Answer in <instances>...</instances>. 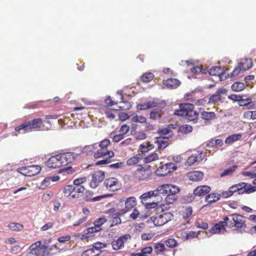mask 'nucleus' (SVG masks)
Returning <instances> with one entry per match:
<instances>
[{
	"mask_svg": "<svg viewBox=\"0 0 256 256\" xmlns=\"http://www.w3.org/2000/svg\"><path fill=\"white\" fill-rule=\"evenodd\" d=\"M194 106L192 104L184 103L179 105V109L175 110L174 114L186 116L190 121L196 122L198 117V112L194 110Z\"/></svg>",
	"mask_w": 256,
	"mask_h": 256,
	"instance_id": "f257e3e1",
	"label": "nucleus"
},
{
	"mask_svg": "<svg viewBox=\"0 0 256 256\" xmlns=\"http://www.w3.org/2000/svg\"><path fill=\"white\" fill-rule=\"evenodd\" d=\"M43 126L42 120L40 118H36L31 120L25 122L15 128L14 130L17 132L15 135L17 136L18 134L20 133L40 130Z\"/></svg>",
	"mask_w": 256,
	"mask_h": 256,
	"instance_id": "f03ea898",
	"label": "nucleus"
},
{
	"mask_svg": "<svg viewBox=\"0 0 256 256\" xmlns=\"http://www.w3.org/2000/svg\"><path fill=\"white\" fill-rule=\"evenodd\" d=\"M50 252L48 246L44 242L42 244L41 241H38L30 246L26 256H49Z\"/></svg>",
	"mask_w": 256,
	"mask_h": 256,
	"instance_id": "7ed1b4c3",
	"label": "nucleus"
},
{
	"mask_svg": "<svg viewBox=\"0 0 256 256\" xmlns=\"http://www.w3.org/2000/svg\"><path fill=\"white\" fill-rule=\"evenodd\" d=\"M84 190V186L76 188L72 185H67L63 188L62 192L66 197L71 200L80 198Z\"/></svg>",
	"mask_w": 256,
	"mask_h": 256,
	"instance_id": "20e7f679",
	"label": "nucleus"
},
{
	"mask_svg": "<svg viewBox=\"0 0 256 256\" xmlns=\"http://www.w3.org/2000/svg\"><path fill=\"white\" fill-rule=\"evenodd\" d=\"M152 174V167L149 165H138L134 172V176L140 180H147Z\"/></svg>",
	"mask_w": 256,
	"mask_h": 256,
	"instance_id": "39448f33",
	"label": "nucleus"
},
{
	"mask_svg": "<svg viewBox=\"0 0 256 256\" xmlns=\"http://www.w3.org/2000/svg\"><path fill=\"white\" fill-rule=\"evenodd\" d=\"M177 168L176 165L172 162H168L160 166L155 171L156 174L159 177H164Z\"/></svg>",
	"mask_w": 256,
	"mask_h": 256,
	"instance_id": "423d86ee",
	"label": "nucleus"
},
{
	"mask_svg": "<svg viewBox=\"0 0 256 256\" xmlns=\"http://www.w3.org/2000/svg\"><path fill=\"white\" fill-rule=\"evenodd\" d=\"M211 190V188L206 185L200 186L194 188L192 194L188 196L187 200L189 202L193 201L194 196H206Z\"/></svg>",
	"mask_w": 256,
	"mask_h": 256,
	"instance_id": "0eeeda50",
	"label": "nucleus"
},
{
	"mask_svg": "<svg viewBox=\"0 0 256 256\" xmlns=\"http://www.w3.org/2000/svg\"><path fill=\"white\" fill-rule=\"evenodd\" d=\"M41 170V167L38 165H32L19 168L17 172L26 176H32L38 174Z\"/></svg>",
	"mask_w": 256,
	"mask_h": 256,
	"instance_id": "6e6552de",
	"label": "nucleus"
},
{
	"mask_svg": "<svg viewBox=\"0 0 256 256\" xmlns=\"http://www.w3.org/2000/svg\"><path fill=\"white\" fill-rule=\"evenodd\" d=\"M173 214L170 212H164L156 216L150 217L151 221L156 226H162L171 220Z\"/></svg>",
	"mask_w": 256,
	"mask_h": 256,
	"instance_id": "1a4fd4ad",
	"label": "nucleus"
},
{
	"mask_svg": "<svg viewBox=\"0 0 256 256\" xmlns=\"http://www.w3.org/2000/svg\"><path fill=\"white\" fill-rule=\"evenodd\" d=\"M252 66V61L250 58H242L238 64V66L232 72V76H237L242 71H246L249 70Z\"/></svg>",
	"mask_w": 256,
	"mask_h": 256,
	"instance_id": "9d476101",
	"label": "nucleus"
},
{
	"mask_svg": "<svg viewBox=\"0 0 256 256\" xmlns=\"http://www.w3.org/2000/svg\"><path fill=\"white\" fill-rule=\"evenodd\" d=\"M120 212V210H118L117 211L116 209L114 208H110L106 212V214H108L111 216L108 220L110 222V226L112 227L121 224L122 220L120 217L123 215H120L119 214Z\"/></svg>",
	"mask_w": 256,
	"mask_h": 256,
	"instance_id": "9b49d317",
	"label": "nucleus"
},
{
	"mask_svg": "<svg viewBox=\"0 0 256 256\" xmlns=\"http://www.w3.org/2000/svg\"><path fill=\"white\" fill-rule=\"evenodd\" d=\"M156 191L157 195L158 194L168 195L170 192L178 194L180 192V188L174 185L164 184L158 186Z\"/></svg>",
	"mask_w": 256,
	"mask_h": 256,
	"instance_id": "f8f14e48",
	"label": "nucleus"
},
{
	"mask_svg": "<svg viewBox=\"0 0 256 256\" xmlns=\"http://www.w3.org/2000/svg\"><path fill=\"white\" fill-rule=\"evenodd\" d=\"M104 185L108 190L111 192H115L119 190L121 186L120 182L114 177L106 179Z\"/></svg>",
	"mask_w": 256,
	"mask_h": 256,
	"instance_id": "ddd939ff",
	"label": "nucleus"
},
{
	"mask_svg": "<svg viewBox=\"0 0 256 256\" xmlns=\"http://www.w3.org/2000/svg\"><path fill=\"white\" fill-rule=\"evenodd\" d=\"M230 218L228 216H225L223 221L219 222L216 224L209 231L212 234H218L220 233H224L226 231V226Z\"/></svg>",
	"mask_w": 256,
	"mask_h": 256,
	"instance_id": "4468645a",
	"label": "nucleus"
},
{
	"mask_svg": "<svg viewBox=\"0 0 256 256\" xmlns=\"http://www.w3.org/2000/svg\"><path fill=\"white\" fill-rule=\"evenodd\" d=\"M104 172L101 170L95 171L92 174V180L90 183L91 188H95L98 187L104 178Z\"/></svg>",
	"mask_w": 256,
	"mask_h": 256,
	"instance_id": "2eb2a0df",
	"label": "nucleus"
},
{
	"mask_svg": "<svg viewBox=\"0 0 256 256\" xmlns=\"http://www.w3.org/2000/svg\"><path fill=\"white\" fill-rule=\"evenodd\" d=\"M62 166L71 164L77 158L78 154L75 152H66L58 154Z\"/></svg>",
	"mask_w": 256,
	"mask_h": 256,
	"instance_id": "dca6fc26",
	"label": "nucleus"
},
{
	"mask_svg": "<svg viewBox=\"0 0 256 256\" xmlns=\"http://www.w3.org/2000/svg\"><path fill=\"white\" fill-rule=\"evenodd\" d=\"M230 220L228 221L232 226L237 228H242L245 226V218L238 214H232L230 216Z\"/></svg>",
	"mask_w": 256,
	"mask_h": 256,
	"instance_id": "f3484780",
	"label": "nucleus"
},
{
	"mask_svg": "<svg viewBox=\"0 0 256 256\" xmlns=\"http://www.w3.org/2000/svg\"><path fill=\"white\" fill-rule=\"evenodd\" d=\"M136 199L134 196H130L128 198L125 200V208L120 209V212L119 214L124 215L128 212L132 210L136 205Z\"/></svg>",
	"mask_w": 256,
	"mask_h": 256,
	"instance_id": "a211bd4d",
	"label": "nucleus"
},
{
	"mask_svg": "<svg viewBox=\"0 0 256 256\" xmlns=\"http://www.w3.org/2000/svg\"><path fill=\"white\" fill-rule=\"evenodd\" d=\"M130 236L129 234H125L120 236L116 240H114L112 242V246L114 250H118L124 246V243L130 238Z\"/></svg>",
	"mask_w": 256,
	"mask_h": 256,
	"instance_id": "6ab92c4d",
	"label": "nucleus"
},
{
	"mask_svg": "<svg viewBox=\"0 0 256 256\" xmlns=\"http://www.w3.org/2000/svg\"><path fill=\"white\" fill-rule=\"evenodd\" d=\"M235 186H236L238 194H250L256 191V187H252L251 184L245 182H240Z\"/></svg>",
	"mask_w": 256,
	"mask_h": 256,
	"instance_id": "aec40b11",
	"label": "nucleus"
},
{
	"mask_svg": "<svg viewBox=\"0 0 256 256\" xmlns=\"http://www.w3.org/2000/svg\"><path fill=\"white\" fill-rule=\"evenodd\" d=\"M46 164L51 168H56L62 166L59 154L51 156L47 161Z\"/></svg>",
	"mask_w": 256,
	"mask_h": 256,
	"instance_id": "412c9836",
	"label": "nucleus"
},
{
	"mask_svg": "<svg viewBox=\"0 0 256 256\" xmlns=\"http://www.w3.org/2000/svg\"><path fill=\"white\" fill-rule=\"evenodd\" d=\"M154 142L157 144V148L158 150H164L169 144L168 138L166 136L156 138Z\"/></svg>",
	"mask_w": 256,
	"mask_h": 256,
	"instance_id": "4be33fe9",
	"label": "nucleus"
},
{
	"mask_svg": "<svg viewBox=\"0 0 256 256\" xmlns=\"http://www.w3.org/2000/svg\"><path fill=\"white\" fill-rule=\"evenodd\" d=\"M187 176L190 180L200 182L203 179L204 174L200 171L190 172L188 174Z\"/></svg>",
	"mask_w": 256,
	"mask_h": 256,
	"instance_id": "5701e85b",
	"label": "nucleus"
},
{
	"mask_svg": "<svg viewBox=\"0 0 256 256\" xmlns=\"http://www.w3.org/2000/svg\"><path fill=\"white\" fill-rule=\"evenodd\" d=\"M204 155L203 154L202 152H198L197 154H192L189 156L186 160V163L188 166H192L197 162H200L202 160V156Z\"/></svg>",
	"mask_w": 256,
	"mask_h": 256,
	"instance_id": "b1692460",
	"label": "nucleus"
},
{
	"mask_svg": "<svg viewBox=\"0 0 256 256\" xmlns=\"http://www.w3.org/2000/svg\"><path fill=\"white\" fill-rule=\"evenodd\" d=\"M122 101L116 104V108H114L115 110H128L131 108V104L128 101L123 100V96L121 94Z\"/></svg>",
	"mask_w": 256,
	"mask_h": 256,
	"instance_id": "393cba45",
	"label": "nucleus"
},
{
	"mask_svg": "<svg viewBox=\"0 0 256 256\" xmlns=\"http://www.w3.org/2000/svg\"><path fill=\"white\" fill-rule=\"evenodd\" d=\"M108 156L109 157V158H112L114 156V152L112 150H102V148H98L96 150V152L94 154V158H96L104 156Z\"/></svg>",
	"mask_w": 256,
	"mask_h": 256,
	"instance_id": "a878e982",
	"label": "nucleus"
},
{
	"mask_svg": "<svg viewBox=\"0 0 256 256\" xmlns=\"http://www.w3.org/2000/svg\"><path fill=\"white\" fill-rule=\"evenodd\" d=\"M220 198H222V192L220 194L216 192H212L206 196L205 200L206 201L210 204L218 201Z\"/></svg>",
	"mask_w": 256,
	"mask_h": 256,
	"instance_id": "bb28decb",
	"label": "nucleus"
},
{
	"mask_svg": "<svg viewBox=\"0 0 256 256\" xmlns=\"http://www.w3.org/2000/svg\"><path fill=\"white\" fill-rule=\"evenodd\" d=\"M100 232L94 226L92 227H90L87 230L84 232V234L82 235V238H88L93 236L94 233Z\"/></svg>",
	"mask_w": 256,
	"mask_h": 256,
	"instance_id": "cd10ccee",
	"label": "nucleus"
},
{
	"mask_svg": "<svg viewBox=\"0 0 256 256\" xmlns=\"http://www.w3.org/2000/svg\"><path fill=\"white\" fill-rule=\"evenodd\" d=\"M242 138V134H233L227 137L224 140V142L226 144H231L236 141L240 140Z\"/></svg>",
	"mask_w": 256,
	"mask_h": 256,
	"instance_id": "c85d7f7f",
	"label": "nucleus"
},
{
	"mask_svg": "<svg viewBox=\"0 0 256 256\" xmlns=\"http://www.w3.org/2000/svg\"><path fill=\"white\" fill-rule=\"evenodd\" d=\"M156 196L157 194L156 190L154 191H149L142 194L140 196V198L141 199L142 202V203L146 202V204H148V206H149L150 204L146 202L147 199L150 198L152 196Z\"/></svg>",
	"mask_w": 256,
	"mask_h": 256,
	"instance_id": "c756f323",
	"label": "nucleus"
},
{
	"mask_svg": "<svg viewBox=\"0 0 256 256\" xmlns=\"http://www.w3.org/2000/svg\"><path fill=\"white\" fill-rule=\"evenodd\" d=\"M158 134L160 136H166L168 138L173 136V132L169 127L163 128L158 130Z\"/></svg>",
	"mask_w": 256,
	"mask_h": 256,
	"instance_id": "7c9ffc66",
	"label": "nucleus"
},
{
	"mask_svg": "<svg viewBox=\"0 0 256 256\" xmlns=\"http://www.w3.org/2000/svg\"><path fill=\"white\" fill-rule=\"evenodd\" d=\"M236 189L237 188L235 184L229 188L228 190L222 192V198H228L232 196L234 192H238V190Z\"/></svg>",
	"mask_w": 256,
	"mask_h": 256,
	"instance_id": "2f4dec72",
	"label": "nucleus"
},
{
	"mask_svg": "<svg viewBox=\"0 0 256 256\" xmlns=\"http://www.w3.org/2000/svg\"><path fill=\"white\" fill-rule=\"evenodd\" d=\"M224 72V69L220 66H213L208 70V73L212 76H220Z\"/></svg>",
	"mask_w": 256,
	"mask_h": 256,
	"instance_id": "473e14b6",
	"label": "nucleus"
},
{
	"mask_svg": "<svg viewBox=\"0 0 256 256\" xmlns=\"http://www.w3.org/2000/svg\"><path fill=\"white\" fill-rule=\"evenodd\" d=\"M180 82L176 78H169L166 80V85L168 88H176L178 87Z\"/></svg>",
	"mask_w": 256,
	"mask_h": 256,
	"instance_id": "72a5a7b5",
	"label": "nucleus"
},
{
	"mask_svg": "<svg viewBox=\"0 0 256 256\" xmlns=\"http://www.w3.org/2000/svg\"><path fill=\"white\" fill-rule=\"evenodd\" d=\"M199 234L198 232L190 231L188 232H184L182 234V238L184 240H188L191 238H197Z\"/></svg>",
	"mask_w": 256,
	"mask_h": 256,
	"instance_id": "f704fd0d",
	"label": "nucleus"
},
{
	"mask_svg": "<svg viewBox=\"0 0 256 256\" xmlns=\"http://www.w3.org/2000/svg\"><path fill=\"white\" fill-rule=\"evenodd\" d=\"M100 113L102 114H104L106 118L110 120H113L116 117L115 114L112 112V110L106 107L100 109Z\"/></svg>",
	"mask_w": 256,
	"mask_h": 256,
	"instance_id": "c9c22d12",
	"label": "nucleus"
},
{
	"mask_svg": "<svg viewBox=\"0 0 256 256\" xmlns=\"http://www.w3.org/2000/svg\"><path fill=\"white\" fill-rule=\"evenodd\" d=\"M8 227L13 231H20L24 228V226L18 222H11L8 224Z\"/></svg>",
	"mask_w": 256,
	"mask_h": 256,
	"instance_id": "e433bc0d",
	"label": "nucleus"
},
{
	"mask_svg": "<svg viewBox=\"0 0 256 256\" xmlns=\"http://www.w3.org/2000/svg\"><path fill=\"white\" fill-rule=\"evenodd\" d=\"M146 118L142 116H138L136 114H133L132 118V121L134 122L144 124L146 122Z\"/></svg>",
	"mask_w": 256,
	"mask_h": 256,
	"instance_id": "4c0bfd02",
	"label": "nucleus"
},
{
	"mask_svg": "<svg viewBox=\"0 0 256 256\" xmlns=\"http://www.w3.org/2000/svg\"><path fill=\"white\" fill-rule=\"evenodd\" d=\"M181 212L183 218L185 220L187 219L192 214V208L191 206L184 208Z\"/></svg>",
	"mask_w": 256,
	"mask_h": 256,
	"instance_id": "58836bf2",
	"label": "nucleus"
},
{
	"mask_svg": "<svg viewBox=\"0 0 256 256\" xmlns=\"http://www.w3.org/2000/svg\"><path fill=\"white\" fill-rule=\"evenodd\" d=\"M107 220L105 218L102 217L95 220L93 224L100 231L102 230V225Z\"/></svg>",
	"mask_w": 256,
	"mask_h": 256,
	"instance_id": "ea45409f",
	"label": "nucleus"
},
{
	"mask_svg": "<svg viewBox=\"0 0 256 256\" xmlns=\"http://www.w3.org/2000/svg\"><path fill=\"white\" fill-rule=\"evenodd\" d=\"M238 168L237 166H233L232 167H230L226 170H225L222 172L220 174V176L221 178L232 175L236 170Z\"/></svg>",
	"mask_w": 256,
	"mask_h": 256,
	"instance_id": "a19ab883",
	"label": "nucleus"
},
{
	"mask_svg": "<svg viewBox=\"0 0 256 256\" xmlns=\"http://www.w3.org/2000/svg\"><path fill=\"white\" fill-rule=\"evenodd\" d=\"M141 156L140 154H136L133 157L130 158L126 162L128 166H133L139 162L141 160Z\"/></svg>",
	"mask_w": 256,
	"mask_h": 256,
	"instance_id": "79ce46f5",
	"label": "nucleus"
},
{
	"mask_svg": "<svg viewBox=\"0 0 256 256\" xmlns=\"http://www.w3.org/2000/svg\"><path fill=\"white\" fill-rule=\"evenodd\" d=\"M154 78V75L152 72H146L140 77V80L144 82H149Z\"/></svg>",
	"mask_w": 256,
	"mask_h": 256,
	"instance_id": "37998d69",
	"label": "nucleus"
},
{
	"mask_svg": "<svg viewBox=\"0 0 256 256\" xmlns=\"http://www.w3.org/2000/svg\"><path fill=\"white\" fill-rule=\"evenodd\" d=\"M176 194H174V192H170L166 195V197L165 198L166 203L168 204H173L178 198Z\"/></svg>",
	"mask_w": 256,
	"mask_h": 256,
	"instance_id": "c03bdc74",
	"label": "nucleus"
},
{
	"mask_svg": "<svg viewBox=\"0 0 256 256\" xmlns=\"http://www.w3.org/2000/svg\"><path fill=\"white\" fill-rule=\"evenodd\" d=\"M201 117L205 120H210L214 119L216 117V114L214 112H202L201 113Z\"/></svg>",
	"mask_w": 256,
	"mask_h": 256,
	"instance_id": "a18cd8bd",
	"label": "nucleus"
},
{
	"mask_svg": "<svg viewBox=\"0 0 256 256\" xmlns=\"http://www.w3.org/2000/svg\"><path fill=\"white\" fill-rule=\"evenodd\" d=\"M158 159V156L156 152H152L145 157L144 162L146 163H150Z\"/></svg>",
	"mask_w": 256,
	"mask_h": 256,
	"instance_id": "49530a36",
	"label": "nucleus"
},
{
	"mask_svg": "<svg viewBox=\"0 0 256 256\" xmlns=\"http://www.w3.org/2000/svg\"><path fill=\"white\" fill-rule=\"evenodd\" d=\"M245 88L244 84L242 82H236L232 86V89L234 91L240 92Z\"/></svg>",
	"mask_w": 256,
	"mask_h": 256,
	"instance_id": "de8ad7c7",
	"label": "nucleus"
},
{
	"mask_svg": "<svg viewBox=\"0 0 256 256\" xmlns=\"http://www.w3.org/2000/svg\"><path fill=\"white\" fill-rule=\"evenodd\" d=\"M106 246V244L100 242H97L93 244L92 248L96 252H98V255L101 252V250Z\"/></svg>",
	"mask_w": 256,
	"mask_h": 256,
	"instance_id": "09e8293b",
	"label": "nucleus"
},
{
	"mask_svg": "<svg viewBox=\"0 0 256 256\" xmlns=\"http://www.w3.org/2000/svg\"><path fill=\"white\" fill-rule=\"evenodd\" d=\"M110 144V140L108 139H104L102 140L98 144V148H102V150L106 151H108V146Z\"/></svg>",
	"mask_w": 256,
	"mask_h": 256,
	"instance_id": "8fccbe9b",
	"label": "nucleus"
},
{
	"mask_svg": "<svg viewBox=\"0 0 256 256\" xmlns=\"http://www.w3.org/2000/svg\"><path fill=\"white\" fill-rule=\"evenodd\" d=\"M222 98L220 96H219L216 92L215 94H212L210 96L208 100V104H215L220 101Z\"/></svg>",
	"mask_w": 256,
	"mask_h": 256,
	"instance_id": "3c124183",
	"label": "nucleus"
},
{
	"mask_svg": "<svg viewBox=\"0 0 256 256\" xmlns=\"http://www.w3.org/2000/svg\"><path fill=\"white\" fill-rule=\"evenodd\" d=\"M86 181V177L75 179L73 182V184H74V186H76V188H80V186H82V184L84 183Z\"/></svg>",
	"mask_w": 256,
	"mask_h": 256,
	"instance_id": "603ef678",
	"label": "nucleus"
},
{
	"mask_svg": "<svg viewBox=\"0 0 256 256\" xmlns=\"http://www.w3.org/2000/svg\"><path fill=\"white\" fill-rule=\"evenodd\" d=\"M98 255V252H96L93 248L87 250L82 254V256H97Z\"/></svg>",
	"mask_w": 256,
	"mask_h": 256,
	"instance_id": "864d4df0",
	"label": "nucleus"
},
{
	"mask_svg": "<svg viewBox=\"0 0 256 256\" xmlns=\"http://www.w3.org/2000/svg\"><path fill=\"white\" fill-rule=\"evenodd\" d=\"M165 244L168 248H174L177 246V242L174 238H170L165 241Z\"/></svg>",
	"mask_w": 256,
	"mask_h": 256,
	"instance_id": "5fc2aeb1",
	"label": "nucleus"
},
{
	"mask_svg": "<svg viewBox=\"0 0 256 256\" xmlns=\"http://www.w3.org/2000/svg\"><path fill=\"white\" fill-rule=\"evenodd\" d=\"M216 146L214 144V138H211L210 140L208 141L206 148V150L210 151L211 150H214V148Z\"/></svg>",
	"mask_w": 256,
	"mask_h": 256,
	"instance_id": "6e6d98bb",
	"label": "nucleus"
},
{
	"mask_svg": "<svg viewBox=\"0 0 256 256\" xmlns=\"http://www.w3.org/2000/svg\"><path fill=\"white\" fill-rule=\"evenodd\" d=\"M152 248L151 246H147L141 250V256H148V254L152 252Z\"/></svg>",
	"mask_w": 256,
	"mask_h": 256,
	"instance_id": "4d7b16f0",
	"label": "nucleus"
},
{
	"mask_svg": "<svg viewBox=\"0 0 256 256\" xmlns=\"http://www.w3.org/2000/svg\"><path fill=\"white\" fill-rule=\"evenodd\" d=\"M196 226L198 228L206 230L208 228V224L206 222H204L202 221H198L196 222Z\"/></svg>",
	"mask_w": 256,
	"mask_h": 256,
	"instance_id": "13d9d810",
	"label": "nucleus"
},
{
	"mask_svg": "<svg viewBox=\"0 0 256 256\" xmlns=\"http://www.w3.org/2000/svg\"><path fill=\"white\" fill-rule=\"evenodd\" d=\"M192 72L194 74H198V73H206L205 70H204L202 66H194L191 68Z\"/></svg>",
	"mask_w": 256,
	"mask_h": 256,
	"instance_id": "bf43d9fd",
	"label": "nucleus"
},
{
	"mask_svg": "<svg viewBox=\"0 0 256 256\" xmlns=\"http://www.w3.org/2000/svg\"><path fill=\"white\" fill-rule=\"evenodd\" d=\"M130 126L127 124H123L120 129V132L124 136L129 132Z\"/></svg>",
	"mask_w": 256,
	"mask_h": 256,
	"instance_id": "052dcab7",
	"label": "nucleus"
},
{
	"mask_svg": "<svg viewBox=\"0 0 256 256\" xmlns=\"http://www.w3.org/2000/svg\"><path fill=\"white\" fill-rule=\"evenodd\" d=\"M154 250L158 252H163L165 251V246L162 243H157L154 246Z\"/></svg>",
	"mask_w": 256,
	"mask_h": 256,
	"instance_id": "680f3d73",
	"label": "nucleus"
},
{
	"mask_svg": "<svg viewBox=\"0 0 256 256\" xmlns=\"http://www.w3.org/2000/svg\"><path fill=\"white\" fill-rule=\"evenodd\" d=\"M54 226L53 222H48L44 224L40 228V230L42 232L46 231L49 229L52 228Z\"/></svg>",
	"mask_w": 256,
	"mask_h": 256,
	"instance_id": "e2e57ef3",
	"label": "nucleus"
},
{
	"mask_svg": "<svg viewBox=\"0 0 256 256\" xmlns=\"http://www.w3.org/2000/svg\"><path fill=\"white\" fill-rule=\"evenodd\" d=\"M147 104L148 109H150L151 108H155L157 106L158 104V102L155 100H150L146 102Z\"/></svg>",
	"mask_w": 256,
	"mask_h": 256,
	"instance_id": "0e129e2a",
	"label": "nucleus"
},
{
	"mask_svg": "<svg viewBox=\"0 0 256 256\" xmlns=\"http://www.w3.org/2000/svg\"><path fill=\"white\" fill-rule=\"evenodd\" d=\"M180 130L186 133H190L192 130V128L190 125L186 124L181 126Z\"/></svg>",
	"mask_w": 256,
	"mask_h": 256,
	"instance_id": "69168bd1",
	"label": "nucleus"
},
{
	"mask_svg": "<svg viewBox=\"0 0 256 256\" xmlns=\"http://www.w3.org/2000/svg\"><path fill=\"white\" fill-rule=\"evenodd\" d=\"M160 114L157 111H152L150 114V118L152 120H156L160 118Z\"/></svg>",
	"mask_w": 256,
	"mask_h": 256,
	"instance_id": "338daca9",
	"label": "nucleus"
},
{
	"mask_svg": "<svg viewBox=\"0 0 256 256\" xmlns=\"http://www.w3.org/2000/svg\"><path fill=\"white\" fill-rule=\"evenodd\" d=\"M70 238L71 237L69 235L61 236L58 238V240L60 243H64L70 240Z\"/></svg>",
	"mask_w": 256,
	"mask_h": 256,
	"instance_id": "774afa93",
	"label": "nucleus"
}]
</instances>
